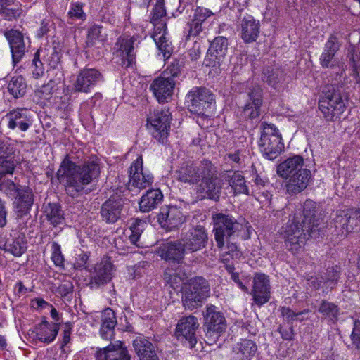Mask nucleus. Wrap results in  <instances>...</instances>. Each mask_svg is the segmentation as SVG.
I'll return each instance as SVG.
<instances>
[{"label": "nucleus", "instance_id": "1", "mask_svg": "<svg viewBox=\"0 0 360 360\" xmlns=\"http://www.w3.org/2000/svg\"><path fill=\"white\" fill-rule=\"evenodd\" d=\"M100 166L96 160H88L81 165L71 161H63L58 174L65 181L66 193L71 197H77L100 174Z\"/></svg>", "mask_w": 360, "mask_h": 360}, {"label": "nucleus", "instance_id": "2", "mask_svg": "<svg viewBox=\"0 0 360 360\" xmlns=\"http://www.w3.org/2000/svg\"><path fill=\"white\" fill-rule=\"evenodd\" d=\"M212 221L214 239L220 250L224 246L225 240L237 236L243 229V225L230 214H213Z\"/></svg>", "mask_w": 360, "mask_h": 360}, {"label": "nucleus", "instance_id": "3", "mask_svg": "<svg viewBox=\"0 0 360 360\" xmlns=\"http://www.w3.org/2000/svg\"><path fill=\"white\" fill-rule=\"evenodd\" d=\"M12 154L10 145L0 141V191L7 195H13L20 190L18 186L13 181L4 179L7 174H13L16 167V161Z\"/></svg>", "mask_w": 360, "mask_h": 360}, {"label": "nucleus", "instance_id": "4", "mask_svg": "<svg viewBox=\"0 0 360 360\" xmlns=\"http://www.w3.org/2000/svg\"><path fill=\"white\" fill-rule=\"evenodd\" d=\"M262 127V132L259 146L266 158L270 160H274L284 148L281 136L274 124L263 122Z\"/></svg>", "mask_w": 360, "mask_h": 360}, {"label": "nucleus", "instance_id": "5", "mask_svg": "<svg viewBox=\"0 0 360 360\" xmlns=\"http://www.w3.org/2000/svg\"><path fill=\"white\" fill-rule=\"evenodd\" d=\"M319 108L328 121L339 119L345 110V103L340 92L334 86H326L324 95L319 102Z\"/></svg>", "mask_w": 360, "mask_h": 360}, {"label": "nucleus", "instance_id": "6", "mask_svg": "<svg viewBox=\"0 0 360 360\" xmlns=\"http://www.w3.org/2000/svg\"><path fill=\"white\" fill-rule=\"evenodd\" d=\"M210 288L207 281L202 277L192 278L186 288L182 297L184 306L193 309L201 304L210 295Z\"/></svg>", "mask_w": 360, "mask_h": 360}, {"label": "nucleus", "instance_id": "7", "mask_svg": "<svg viewBox=\"0 0 360 360\" xmlns=\"http://www.w3.org/2000/svg\"><path fill=\"white\" fill-rule=\"evenodd\" d=\"M279 233L286 249L292 253L301 249L306 239V229L300 224L297 214L293 216L290 224L282 227Z\"/></svg>", "mask_w": 360, "mask_h": 360}, {"label": "nucleus", "instance_id": "8", "mask_svg": "<svg viewBox=\"0 0 360 360\" xmlns=\"http://www.w3.org/2000/svg\"><path fill=\"white\" fill-rule=\"evenodd\" d=\"M204 327L207 338L217 339L226 329V321L224 314L214 305L207 306L203 314Z\"/></svg>", "mask_w": 360, "mask_h": 360}, {"label": "nucleus", "instance_id": "9", "mask_svg": "<svg viewBox=\"0 0 360 360\" xmlns=\"http://www.w3.org/2000/svg\"><path fill=\"white\" fill-rule=\"evenodd\" d=\"M212 163L204 160L199 163L188 162L177 171L179 181L191 184H198L205 174H208Z\"/></svg>", "mask_w": 360, "mask_h": 360}, {"label": "nucleus", "instance_id": "10", "mask_svg": "<svg viewBox=\"0 0 360 360\" xmlns=\"http://www.w3.org/2000/svg\"><path fill=\"white\" fill-rule=\"evenodd\" d=\"M187 99L190 111L198 115H204L214 101L213 94L204 87L193 88L187 94Z\"/></svg>", "mask_w": 360, "mask_h": 360}, {"label": "nucleus", "instance_id": "11", "mask_svg": "<svg viewBox=\"0 0 360 360\" xmlns=\"http://www.w3.org/2000/svg\"><path fill=\"white\" fill-rule=\"evenodd\" d=\"M222 188L221 180L217 177L215 167L212 165L208 174L201 179V183L197 186V193L201 198H208L218 201Z\"/></svg>", "mask_w": 360, "mask_h": 360}, {"label": "nucleus", "instance_id": "12", "mask_svg": "<svg viewBox=\"0 0 360 360\" xmlns=\"http://www.w3.org/2000/svg\"><path fill=\"white\" fill-rule=\"evenodd\" d=\"M172 73V77H158L150 84V89L160 103L168 102L173 95L176 85L174 77L177 76L178 72Z\"/></svg>", "mask_w": 360, "mask_h": 360}, {"label": "nucleus", "instance_id": "13", "mask_svg": "<svg viewBox=\"0 0 360 360\" xmlns=\"http://www.w3.org/2000/svg\"><path fill=\"white\" fill-rule=\"evenodd\" d=\"M1 121L11 130L18 128L26 131L32 124V112L27 108H17L4 115Z\"/></svg>", "mask_w": 360, "mask_h": 360}, {"label": "nucleus", "instance_id": "14", "mask_svg": "<svg viewBox=\"0 0 360 360\" xmlns=\"http://www.w3.org/2000/svg\"><path fill=\"white\" fill-rule=\"evenodd\" d=\"M181 239L187 251L195 252L206 248L209 238L207 229L203 226L197 225Z\"/></svg>", "mask_w": 360, "mask_h": 360}, {"label": "nucleus", "instance_id": "15", "mask_svg": "<svg viewBox=\"0 0 360 360\" xmlns=\"http://www.w3.org/2000/svg\"><path fill=\"white\" fill-rule=\"evenodd\" d=\"M153 181V176L143 171V159L139 156L134 161L129 170V189L138 190L144 189L151 186Z\"/></svg>", "mask_w": 360, "mask_h": 360}, {"label": "nucleus", "instance_id": "16", "mask_svg": "<svg viewBox=\"0 0 360 360\" xmlns=\"http://www.w3.org/2000/svg\"><path fill=\"white\" fill-rule=\"evenodd\" d=\"M171 114L168 110H155L148 118V122L154 129L153 135L163 142L167 138L170 127Z\"/></svg>", "mask_w": 360, "mask_h": 360}, {"label": "nucleus", "instance_id": "17", "mask_svg": "<svg viewBox=\"0 0 360 360\" xmlns=\"http://www.w3.org/2000/svg\"><path fill=\"white\" fill-rule=\"evenodd\" d=\"M101 73L94 68H84L81 70L73 82V89L75 92L88 93L101 81Z\"/></svg>", "mask_w": 360, "mask_h": 360}, {"label": "nucleus", "instance_id": "18", "mask_svg": "<svg viewBox=\"0 0 360 360\" xmlns=\"http://www.w3.org/2000/svg\"><path fill=\"white\" fill-rule=\"evenodd\" d=\"M158 220L162 228L167 230L179 227L184 221L181 210L176 206H166L160 209Z\"/></svg>", "mask_w": 360, "mask_h": 360}, {"label": "nucleus", "instance_id": "19", "mask_svg": "<svg viewBox=\"0 0 360 360\" xmlns=\"http://www.w3.org/2000/svg\"><path fill=\"white\" fill-rule=\"evenodd\" d=\"M114 266L108 259H102L95 265L91 273L89 285L98 288L110 282L112 278Z\"/></svg>", "mask_w": 360, "mask_h": 360}, {"label": "nucleus", "instance_id": "20", "mask_svg": "<svg viewBox=\"0 0 360 360\" xmlns=\"http://www.w3.org/2000/svg\"><path fill=\"white\" fill-rule=\"evenodd\" d=\"M336 226L345 230L346 233L360 230V210H339L335 219Z\"/></svg>", "mask_w": 360, "mask_h": 360}, {"label": "nucleus", "instance_id": "21", "mask_svg": "<svg viewBox=\"0 0 360 360\" xmlns=\"http://www.w3.org/2000/svg\"><path fill=\"white\" fill-rule=\"evenodd\" d=\"M96 358L97 360H131V355L124 342L117 341L98 349Z\"/></svg>", "mask_w": 360, "mask_h": 360}, {"label": "nucleus", "instance_id": "22", "mask_svg": "<svg viewBox=\"0 0 360 360\" xmlns=\"http://www.w3.org/2000/svg\"><path fill=\"white\" fill-rule=\"evenodd\" d=\"M186 250L181 239H179L161 244L158 254L167 262L179 263L184 259Z\"/></svg>", "mask_w": 360, "mask_h": 360}, {"label": "nucleus", "instance_id": "23", "mask_svg": "<svg viewBox=\"0 0 360 360\" xmlns=\"http://www.w3.org/2000/svg\"><path fill=\"white\" fill-rule=\"evenodd\" d=\"M317 212L316 204L311 200H307L302 209V214L300 212L295 213L297 214L302 226L306 229V232L311 236L316 231V227L318 226L316 219Z\"/></svg>", "mask_w": 360, "mask_h": 360}, {"label": "nucleus", "instance_id": "24", "mask_svg": "<svg viewBox=\"0 0 360 360\" xmlns=\"http://www.w3.org/2000/svg\"><path fill=\"white\" fill-rule=\"evenodd\" d=\"M199 324L198 319L194 316H188L181 318L176 326V335L182 337L188 341L190 347H193L196 344L195 330Z\"/></svg>", "mask_w": 360, "mask_h": 360}, {"label": "nucleus", "instance_id": "25", "mask_svg": "<svg viewBox=\"0 0 360 360\" xmlns=\"http://www.w3.org/2000/svg\"><path fill=\"white\" fill-rule=\"evenodd\" d=\"M136 41L134 37L131 38H119L115 44V49L117 54L121 58V65L127 68L135 63V53L134 43Z\"/></svg>", "mask_w": 360, "mask_h": 360}, {"label": "nucleus", "instance_id": "26", "mask_svg": "<svg viewBox=\"0 0 360 360\" xmlns=\"http://www.w3.org/2000/svg\"><path fill=\"white\" fill-rule=\"evenodd\" d=\"M253 300L257 305L266 303L270 298L269 280L264 274H257L254 277Z\"/></svg>", "mask_w": 360, "mask_h": 360}, {"label": "nucleus", "instance_id": "27", "mask_svg": "<svg viewBox=\"0 0 360 360\" xmlns=\"http://www.w3.org/2000/svg\"><path fill=\"white\" fill-rule=\"evenodd\" d=\"M4 35L9 42L14 65L18 63L25 55L26 47L22 34L16 30H9L4 32Z\"/></svg>", "mask_w": 360, "mask_h": 360}, {"label": "nucleus", "instance_id": "28", "mask_svg": "<svg viewBox=\"0 0 360 360\" xmlns=\"http://www.w3.org/2000/svg\"><path fill=\"white\" fill-rule=\"evenodd\" d=\"M250 102L244 107L243 114L245 118L254 119L259 117L262 105V89L259 86H253L248 91Z\"/></svg>", "mask_w": 360, "mask_h": 360}, {"label": "nucleus", "instance_id": "29", "mask_svg": "<svg viewBox=\"0 0 360 360\" xmlns=\"http://www.w3.org/2000/svg\"><path fill=\"white\" fill-rule=\"evenodd\" d=\"M139 360H159L155 346L144 336H138L132 343Z\"/></svg>", "mask_w": 360, "mask_h": 360}, {"label": "nucleus", "instance_id": "30", "mask_svg": "<svg viewBox=\"0 0 360 360\" xmlns=\"http://www.w3.org/2000/svg\"><path fill=\"white\" fill-rule=\"evenodd\" d=\"M311 178L309 169L300 170V172L290 175L286 182L285 188L290 195H296L307 188Z\"/></svg>", "mask_w": 360, "mask_h": 360}, {"label": "nucleus", "instance_id": "31", "mask_svg": "<svg viewBox=\"0 0 360 360\" xmlns=\"http://www.w3.org/2000/svg\"><path fill=\"white\" fill-rule=\"evenodd\" d=\"M122 209L121 199L110 198L103 203L100 211L101 217L106 223H115L120 218Z\"/></svg>", "mask_w": 360, "mask_h": 360}, {"label": "nucleus", "instance_id": "32", "mask_svg": "<svg viewBox=\"0 0 360 360\" xmlns=\"http://www.w3.org/2000/svg\"><path fill=\"white\" fill-rule=\"evenodd\" d=\"M340 43L334 35H330L324 46L323 51L320 56V64L324 68H332L336 66L335 56L340 49Z\"/></svg>", "mask_w": 360, "mask_h": 360}, {"label": "nucleus", "instance_id": "33", "mask_svg": "<svg viewBox=\"0 0 360 360\" xmlns=\"http://www.w3.org/2000/svg\"><path fill=\"white\" fill-rule=\"evenodd\" d=\"M304 159L300 155H294L288 158L277 167V174L283 179H288L290 175L300 172V170H305L304 168Z\"/></svg>", "mask_w": 360, "mask_h": 360}, {"label": "nucleus", "instance_id": "34", "mask_svg": "<svg viewBox=\"0 0 360 360\" xmlns=\"http://www.w3.org/2000/svg\"><path fill=\"white\" fill-rule=\"evenodd\" d=\"M262 79L274 89L280 90L285 82V74L278 66H267L263 70Z\"/></svg>", "mask_w": 360, "mask_h": 360}, {"label": "nucleus", "instance_id": "35", "mask_svg": "<svg viewBox=\"0 0 360 360\" xmlns=\"http://www.w3.org/2000/svg\"><path fill=\"white\" fill-rule=\"evenodd\" d=\"M166 34L167 25L166 23H163L155 29L152 37L158 49L162 53L163 57L167 59L172 53L173 47Z\"/></svg>", "mask_w": 360, "mask_h": 360}, {"label": "nucleus", "instance_id": "36", "mask_svg": "<svg viewBox=\"0 0 360 360\" xmlns=\"http://www.w3.org/2000/svg\"><path fill=\"white\" fill-rule=\"evenodd\" d=\"M240 35L245 43L255 41L259 33V22L248 15L243 18L240 23Z\"/></svg>", "mask_w": 360, "mask_h": 360}, {"label": "nucleus", "instance_id": "37", "mask_svg": "<svg viewBox=\"0 0 360 360\" xmlns=\"http://www.w3.org/2000/svg\"><path fill=\"white\" fill-rule=\"evenodd\" d=\"M257 351L255 342L248 339H243L237 342L233 348L235 360H251Z\"/></svg>", "mask_w": 360, "mask_h": 360}, {"label": "nucleus", "instance_id": "38", "mask_svg": "<svg viewBox=\"0 0 360 360\" xmlns=\"http://www.w3.org/2000/svg\"><path fill=\"white\" fill-rule=\"evenodd\" d=\"M17 193L16 212L18 217H22L30 212L33 205L34 195L28 188L20 189Z\"/></svg>", "mask_w": 360, "mask_h": 360}, {"label": "nucleus", "instance_id": "39", "mask_svg": "<svg viewBox=\"0 0 360 360\" xmlns=\"http://www.w3.org/2000/svg\"><path fill=\"white\" fill-rule=\"evenodd\" d=\"M58 330V323H49L44 320L36 327V336L40 342L50 343L55 340Z\"/></svg>", "mask_w": 360, "mask_h": 360}, {"label": "nucleus", "instance_id": "40", "mask_svg": "<svg viewBox=\"0 0 360 360\" xmlns=\"http://www.w3.org/2000/svg\"><path fill=\"white\" fill-rule=\"evenodd\" d=\"M101 327L100 334L103 339L110 340L114 335V328L117 320L115 312L110 308L105 309L101 316Z\"/></svg>", "mask_w": 360, "mask_h": 360}, {"label": "nucleus", "instance_id": "41", "mask_svg": "<svg viewBox=\"0 0 360 360\" xmlns=\"http://www.w3.org/2000/svg\"><path fill=\"white\" fill-rule=\"evenodd\" d=\"M163 195L159 189L149 190L139 201L140 210L148 212L154 209L162 200Z\"/></svg>", "mask_w": 360, "mask_h": 360}, {"label": "nucleus", "instance_id": "42", "mask_svg": "<svg viewBox=\"0 0 360 360\" xmlns=\"http://www.w3.org/2000/svg\"><path fill=\"white\" fill-rule=\"evenodd\" d=\"M225 179L228 181L235 195H249V190L246 184V180L240 172H229L227 174Z\"/></svg>", "mask_w": 360, "mask_h": 360}, {"label": "nucleus", "instance_id": "43", "mask_svg": "<svg viewBox=\"0 0 360 360\" xmlns=\"http://www.w3.org/2000/svg\"><path fill=\"white\" fill-rule=\"evenodd\" d=\"M46 219L54 226L62 224L64 221L63 211L57 203H48L44 210Z\"/></svg>", "mask_w": 360, "mask_h": 360}, {"label": "nucleus", "instance_id": "44", "mask_svg": "<svg viewBox=\"0 0 360 360\" xmlns=\"http://www.w3.org/2000/svg\"><path fill=\"white\" fill-rule=\"evenodd\" d=\"M144 223L140 219H135L128 230L125 231V236L130 243L138 247L142 246L141 236L143 231Z\"/></svg>", "mask_w": 360, "mask_h": 360}, {"label": "nucleus", "instance_id": "45", "mask_svg": "<svg viewBox=\"0 0 360 360\" xmlns=\"http://www.w3.org/2000/svg\"><path fill=\"white\" fill-rule=\"evenodd\" d=\"M227 49V39L224 37H218L211 42L208 53L219 61L226 55Z\"/></svg>", "mask_w": 360, "mask_h": 360}, {"label": "nucleus", "instance_id": "46", "mask_svg": "<svg viewBox=\"0 0 360 360\" xmlns=\"http://www.w3.org/2000/svg\"><path fill=\"white\" fill-rule=\"evenodd\" d=\"M102 27L94 25L89 28L86 37V45L88 48H100L103 46L105 37L101 33Z\"/></svg>", "mask_w": 360, "mask_h": 360}, {"label": "nucleus", "instance_id": "47", "mask_svg": "<svg viewBox=\"0 0 360 360\" xmlns=\"http://www.w3.org/2000/svg\"><path fill=\"white\" fill-rule=\"evenodd\" d=\"M26 87L25 79L21 76L12 77L8 85L9 92L15 98L22 97L26 92Z\"/></svg>", "mask_w": 360, "mask_h": 360}, {"label": "nucleus", "instance_id": "48", "mask_svg": "<svg viewBox=\"0 0 360 360\" xmlns=\"http://www.w3.org/2000/svg\"><path fill=\"white\" fill-rule=\"evenodd\" d=\"M318 311L322 314L323 316L328 318L332 321L338 320L339 308L333 302L322 300Z\"/></svg>", "mask_w": 360, "mask_h": 360}, {"label": "nucleus", "instance_id": "49", "mask_svg": "<svg viewBox=\"0 0 360 360\" xmlns=\"http://www.w3.org/2000/svg\"><path fill=\"white\" fill-rule=\"evenodd\" d=\"M166 15V10L164 6V0H158L154 8L152 11V16L150 22L155 26V29L161 24L165 23L162 22V18Z\"/></svg>", "mask_w": 360, "mask_h": 360}, {"label": "nucleus", "instance_id": "50", "mask_svg": "<svg viewBox=\"0 0 360 360\" xmlns=\"http://www.w3.org/2000/svg\"><path fill=\"white\" fill-rule=\"evenodd\" d=\"M227 243L228 251L221 255V261L228 264L231 260H238L242 255L241 252L238 249L235 243L229 242V240H225Z\"/></svg>", "mask_w": 360, "mask_h": 360}, {"label": "nucleus", "instance_id": "51", "mask_svg": "<svg viewBox=\"0 0 360 360\" xmlns=\"http://www.w3.org/2000/svg\"><path fill=\"white\" fill-rule=\"evenodd\" d=\"M27 250L26 243L19 238L12 240L6 245V250L15 257L21 256Z\"/></svg>", "mask_w": 360, "mask_h": 360}, {"label": "nucleus", "instance_id": "52", "mask_svg": "<svg viewBox=\"0 0 360 360\" xmlns=\"http://www.w3.org/2000/svg\"><path fill=\"white\" fill-rule=\"evenodd\" d=\"M46 52V50H38L34 56L32 67L33 77L38 79L41 77L44 74V66L43 63L40 60V54Z\"/></svg>", "mask_w": 360, "mask_h": 360}, {"label": "nucleus", "instance_id": "53", "mask_svg": "<svg viewBox=\"0 0 360 360\" xmlns=\"http://www.w3.org/2000/svg\"><path fill=\"white\" fill-rule=\"evenodd\" d=\"M165 279L174 290L179 289L183 283L182 278L171 270H167L165 272Z\"/></svg>", "mask_w": 360, "mask_h": 360}, {"label": "nucleus", "instance_id": "54", "mask_svg": "<svg viewBox=\"0 0 360 360\" xmlns=\"http://www.w3.org/2000/svg\"><path fill=\"white\" fill-rule=\"evenodd\" d=\"M280 311L283 317L285 319V320L288 322H293L294 321H297L299 316L308 314L309 312V309H304L298 313H295L289 307H281Z\"/></svg>", "mask_w": 360, "mask_h": 360}, {"label": "nucleus", "instance_id": "55", "mask_svg": "<svg viewBox=\"0 0 360 360\" xmlns=\"http://www.w3.org/2000/svg\"><path fill=\"white\" fill-rule=\"evenodd\" d=\"M20 14L21 9L17 6L0 8V15L8 20L19 17Z\"/></svg>", "mask_w": 360, "mask_h": 360}, {"label": "nucleus", "instance_id": "56", "mask_svg": "<svg viewBox=\"0 0 360 360\" xmlns=\"http://www.w3.org/2000/svg\"><path fill=\"white\" fill-rule=\"evenodd\" d=\"M56 84L55 81L50 80L46 84L43 85L38 93L39 97L42 99L49 101L54 91H56Z\"/></svg>", "mask_w": 360, "mask_h": 360}, {"label": "nucleus", "instance_id": "57", "mask_svg": "<svg viewBox=\"0 0 360 360\" xmlns=\"http://www.w3.org/2000/svg\"><path fill=\"white\" fill-rule=\"evenodd\" d=\"M40 50H46V52L44 53L43 54L47 55V56H48L47 61L49 63V65L51 68H56L57 66V65L60 61V53L55 48H52V49H41Z\"/></svg>", "mask_w": 360, "mask_h": 360}, {"label": "nucleus", "instance_id": "58", "mask_svg": "<svg viewBox=\"0 0 360 360\" xmlns=\"http://www.w3.org/2000/svg\"><path fill=\"white\" fill-rule=\"evenodd\" d=\"M52 256L51 259L58 266H64V257L60 250V246L57 243L53 242L52 243Z\"/></svg>", "mask_w": 360, "mask_h": 360}, {"label": "nucleus", "instance_id": "59", "mask_svg": "<svg viewBox=\"0 0 360 360\" xmlns=\"http://www.w3.org/2000/svg\"><path fill=\"white\" fill-rule=\"evenodd\" d=\"M68 15L71 18H76L84 20L86 15L83 11L82 6L79 4H72L70 10L68 12Z\"/></svg>", "mask_w": 360, "mask_h": 360}, {"label": "nucleus", "instance_id": "60", "mask_svg": "<svg viewBox=\"0 0 360 360\" xmlns=\"http://www.w3.org/2000/svg\"><path fill=\"white\" fill-rule=\"evenodd\" d=\"M352 343L360 350V321H356L351 335Z\"/></svg>", "mask_w": 360, "mask_h": 360}, {"label": "nucleus", "instance_id": "61", "mask_svg": "<svg viewBox=\"0 0 360 360\" xmlns=\"http://www.w3.org/2000/svg\"><path fill=\"white\" fill-rule=\"evenodd\" d=\"M211 12L202 8H198L194 14V20L202 22L208 16L210 15Z\"/></svg>", "mask_w": 360, "mask_h": 360}, {"label": "nucleus", "instance_id": "62", "mask_svg": "<svg viewBox=\"0 0 360 360\" xmlns=\"http://www.w3.org/2000/svg\"><path fill=\"white\" fill-rule=\"evenodd\" d=\"M58 292L60 294L62 297L68 296L69 294L72 293L73 290V285L71 282L67 281L63 283H61L58 288Z\"/></svg>", "mask_w": 360, "mask_h": 360}, {"label": "nucleus", "instance_id": "63", "mask_svg": "<svg viewBox=\"0 0 360 360\" xmlns=\"http://www.w3.org/2000/svg\"><path fill=\"white\" fill-rule=\"evenodd\" d=\"M72 326L70 323H65L64 325V329L63 333V342L62 346L64 347L70 341V335L72 333Z\"/></svg>", "mask_w": 360, "mask_h": 360}, {"label": "nucleus", "instance_id": "64", "mask_svg": "<svg viewBox=\"0 0 360 360\" xmlns=\"http://www.w3.org/2000/svg\"><path fill=\"white\" fill-rule=\"evenodd\" d=\"M323 281L322 276H311L307 279V285L314 290L320 288L321 285Z\"/></svg>", "mask_w": 360, "mask_h": 360}]
</instances>
